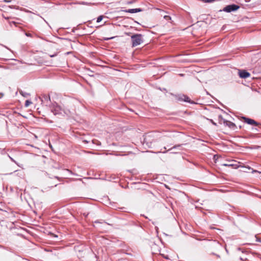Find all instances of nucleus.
Masks as SVG:
<instances>
[{
    "mask_svg": "<svg viewBox=\"0 0 261 261\" xmlns=\"http://www.w3.org/2000/svg\"><path fill=\"white\" fill-rule=\"evenodd\" d=\"M151 137L150 135L149 134H146L145 136V137H144V141L146 142L147 143H148L150 140H149V138Z\"/></svg>",
    "mask_w": 261,
    "mask_h": 261,
    "instance_id": "nucleus-11",
    "label": "nucleus"
},
{
    "mask_svg": "<svg viewBox=\"0 0 261 261\" xmlns=\"http://www.w3.org/2000/svg\"><path fill=\"white\" fill-rule=\"evenodd\" d=\"M253 172H258V171L257 170H253ZM259 173H261V172H259Z\"/></svg>",
    "mask_w": 261,
    "mask_h": 261,
    "instance_id": "nucleus-22",
    "label": "nucleus"
},
{
    "mask_svg": "<svg viewBox=\"0 0 261 261\" xmlns=\"http://www.w3.org/2000/svg\"><path fill=\"white\" fill-rule=\"evenodd\" d=\"M223 166L226 167H231L234 169H237L239 167V166L237 164L230 163V164H223Z\"/></svg>",
    "mask_w": 261,
    "mask_h": 261,
    "instance_id": "nucleus-10",
    "label": "nucleus"
},
{
    "mask_svg": "<svg viewBox=\"0 0 261 261\" xmlns=\"http://www.w3.org/2000/svg\"><path fill=\"white\" fill-rule=\"evenodd\" d=\"M142 10L141 8L129 9L127 10H123L121 11L126 13H135L141 12Z\"/></svg>",
    "mask_w": 261,
    "mask_h": 261,
    "instance_id": "nucleus-8",
    "label": "nucleus"
},
{
    "mask_svg": "<svg viewBox=\"0 0 261 261\" xmlns=\"http://www.w3.org/2000/svg\"><path fill=\"white\" fill-rule=\"evenodd\" d=\"M179 75L182 76H184V74H179Z\"/></svg>",
    "mask_w": 261,
    "mask_h": 261,
    "instance_id": "nucleus-25",
    "label": "nucleus"
},
{
    "mask_svg": "<svg viewBox=\"0 0 261 261\" xmlns=\"http://www.w3.org/2000/svg\"><path fill=\"white\" fill-rule=\"evenodd\" d=\"M110 39H113V37L110 38ZM109 39V38H108L107 40Z\"/></svg>",
    "mask_w": 261,
    "mask_h": 261,
    "instance_id": "nucleus-28",
    "label": "nucleus"
},
{
    "mask_svg": "<svg viewBox=\"0 0 261 261\" xmlns=\"http://www.w3.org/2000/svg\"><path fill=\"white\" fill-rule=\"evenodd\" d=\"M32 103V102L29 100H27L25 102V106L28 107L30 106V104Z\"/></svg>",
    "mask_w": 261,
    "mask_h": 261,
    "instance_id": "nucleus-14",
    "label": "nucleus"
},
{
    "mask_svg": "<svg viewBox=\"0 0 261 261\" xmlns=\"http://www.w3.org/2000/svg\"><path fill=\"white\" fill-rule=\"evenodd\" d=\"M213 254L216 255V256H217L218 258H220V256L219 255H218V254H215V253H213Z\"/></svg>",
    "mask_w": 261,
    "mask_h": 261,
    "instance_id": "nucleus-20",
    "label": "nucleus"
},
{
    "mask_svg": "<svg viewBox=\"0 0 261 261\" xmlns=\"http://www.w3.org/2000/svg\"><path fill=\"white\" fill-rule=\"evenodd\" d=\"M56 56V54H55V55H50V56L51 57H54V56Z\"/></svg>",
    "mask_w": 261,
    "mask_h": 261,
    "instance_id": "nucleus-23",
    "label": "nucleus"
},
{
    "mask_svg": "<svg viewBox=\"0 0 261 261\" xmlns=\"http://www.w3.org/2000/svg\"><path fill=\"white\" fill-rule=\"evenodd\" d=\"M210 121L212 122V123L215 125H216L217 124L212 120V119H211L210 120Z\"/></svg>",
    "mask_w": 261,
    "mask_h": 261,
    "instance_id": "nucleus-18",
    "label": "nucleus"
},
{
    "mask_svg": "<svg viewBox=\"0 0 261 261\" xmlns=\"http://www.w3.org/2000/svg\"><path fill=\"white\" fill-rule=\"evenodd\" d=\"M12 23H13L14 24H15V25H16V23L15 22H14V21H12Z\"/></svg>",
    "mask_w": 261,
    "mask_h": 261,
    "instance_id": "nucleus-24",
    "label": "nucleus"
},
{
    "mask_svg": "<svg viewBox=\"0 0 261 261\" xmlns=\"http://www.w3.org/2000/svg\"><path fill=\"white\" fill-rule=\"evenodd\" d=\"M176 99L180 101H185L190 103H193V102L191 101L190 98L186 95L181 94L176 96Z\"/></svg>",
    "mask_w": 261,
    "mask_h": 261,
    "instance_id": "nucleus-4",
    "label": "nucleus"
},
{
    "mask_svg": "<svg viewBox=\"0 0 261 261\" xmlns=\"http://www.w3.org/2000/svg\"><path fill=\"white\" fill-rule=\"evenodd\" d=\"M70 111L66 108H62V116H69L71 114Z\"/></svg>",
    "mask_w": 261,
    "mask_h": 261,
    "instance_id": "nucleus-9",
    "label": "nucleus"
},
{
    "mask_svg": "<svg viewBox=\"0 0 261 261\" xmlns=\"http://www.w3.org/2000/svg\"><path fill=\"white\" fill-rule=\"evenodd\" d=\"M242 119L244 120L245 123L248 124L255 126H257L259 125V123L255 121L254 120L252 119L251 118L245 117H242Z\"/></svg>",
    "mask_w": 261,
    "mask_h": 261,
    "instance_id": "nucleus-5",
    "label": "nucleus"
},
{
    "mask_svg": "<svg viewBox=\"0 0 261 261\" xmlns=\"http://www.w3.org/2000/svg\"><path fill=\"white\" fill-rule=\"evenodd\" d=\"M164 18L167 20H170L171 19V17L170 16H168V15H165L164 16Z\"/></svg>",
    "mask_w": 261,
    "mask_h": 261,
    "instance_id": "nucleus-16",
    "label": "nucleus"
},
{
    "mask_svg": "<svg viewBox=\"0 0 261 261\" xmlns=\"http://www.w3.org/2000/svg\"><path fill=\"white\" fill-rule=\"evenodd\" d=\"M181 146V144L176 145L174 146L173 147L169 149L168 150H171V149H172L173 148H179V147H180Z\"/></svg>",
    "mask_w": 261,
    "mask_h": 261,
    "instance_id": "nucleus-15",
    "label": "nucleus"
},
{
    "mask_svg": "<svg viewBox=\"0 0 261 261\" xmlns=\"http://www.w3.org/2000/svg\"><path fill=\"white\" fill-rule=\"evenodd\" d=\"M42 98H43L45 101H50V96L49 95H43Z\"/></svg>",
    "mask_w": 261,
    "mask_h": 261,
    "instance_id": "nucleus-12",
    "label": "nucleus"
},
{
    "mask_svg": "<svg viewBox=\"0 0 261 261\" xmlns=\"http://www.w3.org/2000/svg\"><path fill=\"white\" fill-rule=\"evenodd\" d=\"M240 260H242V261H246L247 260V258H243V257H241L240 258Z\"/></svg>",
    "mask_w": 261,
    "mask_h": 261,
    "instance_id": "nucleus-17",
    "label": "nucleus"
},
{
    "mask_svg": "<svg viewBox=\"0 0 261 261\" xmlns=\"http://www.w3.org/2000/svg\"><path fill=\"white\" fill-rule=\"evenodd\" d=\"M131 40L132 42V46L135 47L143 43V36L140 34L133 35L131 36Z\"/></svg>",
    "mask_w": 261,
    "mask_h": 261,
    "instance_id": "nucleus-1",
    "label": "nucleus"
},
{
    "mask_svg": "<svg viewBox=\"0 0 261 261\" xmlns=\"http://www.w3.org/2000/svg\"><path fill=\"white\" fill-rule=\"evenodd\" d=\"M51 112L55 116H62V108L58 104L53 105L51 108Z\"/></svg>",
    "mask_w": 261,
    "mask_h": 261,
    "instance_id": "nucleus-2",
    "label": "nucleus"
},
{
    "mask_svg": "<svg viewBox=\"0 0 261 261\" xmlns=\"http://www.w3.org/2000/svg\"><path fill=\"white\" fill-rule=\"evenodd\" d=\"M49 122L50 123H52V122H52V121H49Z\"/></svg>",
    "mask_w": 261,
    "mask_h": 261,
    "instance_id": "nucleus-29",
    "label": "nucleus"
},
{
    "mask_svg": "<svg viewBox=\"0 0 261 261\" xmlns=\"http://www.w3.org/2000/svg\"><path fill=\"white\" fill-rule=\"evenodd\" d=\"M25 35H26V36H27L28 37H31V34H29V33H26Z\"/></svg>",
    "mask_w": 261,
    "mask_h": 261,
    "instance_id": "nucleus-19",
    "label": "nucleus"
},
{
    "mask_svg": "<svg viewBox=\"0 0 261 261\" xmlns=\"http://www.w3.org/2000/svg\"><path fill=\"white\" fill-rule=\"evenodd\" d=\"M239 76L242 79H246L250 76V73L245 70H239Z\"/></svg>",
    "mask_w": 261,
    "mask_h": 261,
    "instance_id": "nucleus-6",
    "label": "nucleus"
},
{
    "mask_svg": "<svg viewBox=\"0 0 261 261\" xmlns=\"http://www.w3.org/2000/svg\"><path fill=\"white\" fill-rule=\"evenodd\" d=\"M4 1L5 2H7V3H9V2H11V1H10V0H4Z\"/></svg>",
    "mask_w": 261,
    "mask_h": 261,
    "instance_id": "nucleus-21",
    "label": "nucleus"
},
{
    "mask_svg": "<svg viewBox=\"0 0 261 261\" xmlns=\"http://www.w3.org/2000/svg\"><path fill=\"white\" fill-rule=\"evenodd\" d=\"M258 241H259V242H261V240H260V239H258Z\"/></svg>",
    "mask_w": 261,
    "mask_h": 261,
    "instance_id": "nucleus-26",
    "label": "nucleus"
},
{
    "mask_svg": "<svg viewBox=\"0 0 261 261\" xmlns=\"http://www.w3.org/2000/svg\"><path fill=\"white\" fill-rule=\"evenodd\" d=\"M88 22L89 23H90L91 22V21H89Z\"/></svg>",
    "mask_w": 261,
    "mask_h": 261,
    "instance_id": "nucleus-27",
    "label": "nucleus"
},
{
    "mask_svg": "<svg viewBox=\"0 0 261 261\" xmlns=\"http://www.w3.org/2000/svg\"><path fill=\"white\" fill-rule=\"evenodd\" d=\"M223 123L225 125L227 126L231 129H235L237 128L236 124L230 121L224 120Z\"/></svg>",
    "mask_w": 261,
    "mask_h": 261,
    "instance_id": "nucleus-7",
    "label": "nucleus"
},
{
    "mask_svg": "<svg viewBox=\"0 0 261 261\" xmlns=\"http://www.w3.org/2000/svg\"><path fill=\"white\" fill-rule=\"evenodd\" d=\"M103 15H100L97 18L96 22H100L103 19Z\"/></svg>",
    "mask_w": 261,
    "mask_h": 261,
    "instance_id": "nucleus-13",
    "label": "nucleus"
},
{
    "mask_svg": "<svg viewBox=\"0 0 261 261\" xmlns=\"http://www.w3.org/2000/svg\"><path fill=\"white\" fill-rule=\"evenodd\" d=\"M240 8V6L235 4L227 5L223 8V11L230 13L232 11H235Z\"/></svg>",
    "mask_w": 261,
    "mask_h": 261,
    "instance_id": "nucleus-3",
    "label": "nucleus"
}]
</instances>
